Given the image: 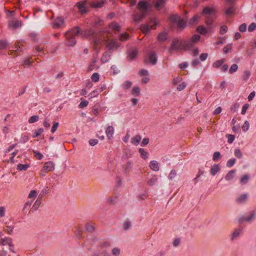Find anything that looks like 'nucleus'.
Listing matches in <instances>:
<instances>
[{"instance_id":"f257e3e1","label":"nucleus","mask_w":256,"mask_h":256,"mask_svg":"<svg viewBox=\"0 0 256 256\" xmlns=\"http://www.w3.org/2000/svg\"><path fill=\"white\" fill-rule=\"evenodd\" d=\"M150 7V4L146 0L139 1L136 6L138 11L134 12L132 16L134 20L136 22H140L146 16L147 11Z\"/></svg>"},{"instance_id":"f03ea898","label":"nucleus","mask_w":256,"mask_h":256,"mask_svg":"<svg viewBox=\"0 0 256 256\" xmlns=\"http://www.w3.org/2000/svg\"><path fill=\"white\" fill-rule=\"evenodd\" d=\"M171 25L176 24L178 28L184 29L186 26V22L177 14H172L169 17Z\"/></svg>"},{"instance_id":"7ed1b4c3","label":"nucleus","mask_w":256,"mask_h":256,"mask_svg":"<svg viewBox=\"0 0 256 256\" xmlns=\"http://www.w3.org/2000/svg\"><path fill=\"white\" fill-rule=\"evenodd\" d=\"M184 40L178 38L174 39L168 48V52L172 53V52H177L180 50H184Z\"/></svg>"},{"instance_id":"20e7f679","label":"nucleus","mask_w":256,"mask_h":256,"mask_svg":"<svg viewBox=\"0 0 256 256\" xmlns=\"http://www.w3.org/2000/svg\"><path fill=\"white\" fill-rule=\"evenodd\" d=\"M81 34L82 36H85V37L92 36V41L94 44V45H96V44H98L99 43H100V40H101L100 38H97L94 36L95 32L94 30L90 29V30H86L84 32H82L81 33Z\"/></svg>"},{"instance_id":"39448f33","label":"nucleus","mask_w":256,"mask_h":256,"mask_svg":"<svg viewBox=\"0 0 256 256\" xmlns=\"http://www.w3.org/2000/svg\"><path fill=\"white\" fill-rule=\"evenodd\" d=\"M156 24L157 22H156V20L154 18H150L148 22L143 26L142 30L144 32H148L151 29H155Z\"/></svg>"},{"instance_id":"423d86ee","label":"nucleus","mask_w":256,"mask_h":256,"mask_svg":"<svg viewBox=\"0 0 256 256\" xmlns=\"http://www.w3.org/2000/svg\"><path fill=\"white\" fill-rule=\"evenodd\" d=\"M105 4V0H93L90 2L89 5L92 8H102Z\"/></svg>"},{"instance_id":"0eeeda50","label":"nucleus","mask_w":256,"mask_h":256,"mask_svg":"<svg viewBox=\"0 0 256 256\" xmlns=\"http://www.w3.org/2000/svg\"><path fill=\"white\" fill-rule=\"evenodd\" d=\"M86 0H83L82 2H78L75 5L82 14H85L88 12L86 6Z\"/></svg>"},{"instance_id":"6e6552de","label":"nucleus","mask_w":256,"mask_h":256,"mask_svg":"<svg viewBox=\"0 0 256 256\" xmlns=\"http://www.w3.org/2000/svg\"><path fill=\"white\" fill-rule=\"evenodd\" d=\"M202 14L204 16H215L216 10L213 7L206 6L203 8Z\"/></svg>"},{"instance_id":"1a4fd4ad","label":"nucleus","mask_w":256,"mask_h":256,"mask_svg":"<svg viewBox=\"0 0 256 256\" xmlns=\"http://www.w3.org/2000/svg\"><path fill=\"white\" fill-rule=\"evenodd\" d=\"M145 62H149L152 64H156L157 62L156 54L154 52L150 54L147 58L144 60Z\"/></svg>"},{"instance_id":"9d476101","label":"nucleus","mask_w":256,"mask_h":256,"mask_svg":"<svg viewBox=\"0 0 256 256\" xmlns=\"http://www.w3.org/2000/svg\"><path fill=\"white\" fill-rule=\"evenodd\" d=\"M120 46V44L117 43L115 40H112L106 44V48L111 50L110 53H112L114 48L117 49Z\"/></svg>"},{"instance_id":"9b49d317","label":"nucleus","mask_w":256,"mask_h":256,"mask_svg":"<svg viewBox=\"0 0 256 256\" xmlns=\"http://www.w3.org/2000/svg\"><path fill=\"white\" fill-rule=\"evenodd\" d=\"M138 50L135 48L129 50L127 52L128 60L132 62L138 56Z\"/></svg>"},{"instance_id":"f8f14e48","label":"nucleus","mask_w":256,"mask_h":256,"mask_svg":"<svg viewBox=\"0 0 256 256\" xmlns=\"http://www.w3.org/2000/svg\"><path fill=\"white\" fill-rule=\"evenodd\" d=\"M54 168V164L51 162L49 161L46 162L42 168L41 171L44 172H46L49 171H52Z\"/></svg>"},{"instance_id":"ddd939ff","label":"nucleus","mask_w":256,"mask_h":256,"mask_svg":"<svg viewBox=\"0 0 256 256\" xmlns=\"http://www.w3.org/2000/svg\"><path fill=\"white\" fill-rule=\"evenodd\" d=\"M66 39L67 40L66 44L68 46H74L76 44V40L74 36H72L68 34V32H66L64 34Z\"/></svg>"},{"instance_id":"4468645a","label":"nucleus","mask_w":256,"mask_h":256,"mask_svg":"<svg viewBox=\"0 0 256 256\" xmlns=\"http://www.w3.org/2000/svg\"><path fill=\"white\" fill-rule=\"evenodd\" d=\"M8 25L10 28H20L22 22L18 20H12L8 22Z\"/></svg>"},{"instance_id":"2eb2a0df","label":"nucleus","mask_w":256,"mask_h":256,"mask_svg":"<svg viewBox=\"0 0 256 256\" xmlns=\"http://www.w3.org/2000/svg\"><path fill=\"white\" fill-rule=\"evenodd\" d=\"M0 244L2 246L8 245L10 247H14V244L12 243V239L8 237L2 238L0 240Z\"/></svg>"},{"instance_id":"dca6fc26","label":"nucleus","mask_w":256,"mask_h":256,"mask_svg":"<svg viewBox=\"0 0 256 256\" xmlns=\"http://www.w3.org/2000/svg\"><path fill=\"white\" fill-rule=\"evenodd\" d=\"M256 216V213L252 212L250 216H242L239 218V222L242 223L244 221L250 222L252 220L255 218Z\"/></svg>"},{"instance_id":"f3484780","label":"nucleus","mask_w":256,"mask_h":256,"mask_svg":"<svg viewBox=\"0 0 256 256\" xmlns=\"http://www.w3.org/2000/svg\"><path fill=\"white\" fill-rule=\"evenodd\" d=\"M154 3L156 8L159 10L165 6L166 0H154Z\"/></svg>"},{"instance_id":"a211bd4d","label":"nucleus","mask_w":256,"mask_h":256,"mask_svg":"<svg viewBox=\"0 0 256 256\" xmlns=\"http://www.w3.org/2000/svg\"><path fill=\"white\" fill-rule=\"evenodd\" d=\"M42 198V196H39L38 197V198L37 200L34 203V205L32 206L31 208V210L36 211L38 209V207L40 206V204H41Z\"/></svg>"},{"instance_id":"6ab92c4d","label":"nucleus","mask_w":256,"mask_h":256,"mask_svg":"<svg viewBox=\"0 0 256 256\" xmlns=\"http://www.w3.org/2000/svg\"><path fill=\"white\" fill-rule=\"evenodd\" d=\"M67 32L70 35L75 37L80 34V28L78 26H75Z\"/></svg>"},{"instance_id":"aec40b11","label":"nucleus","mask_w":256,"mask_h":256,"mask_svg":"<svg viewBox=\"0 0 256 256\" xmlns=\"http://www.w3.org/2000/svg\"><path fill=\"white\" fill-rule=\"evenodd\" d=\"M149 166L151 170L155 172H158L160 170L158 162L156 160L151 161L150 163Z\"/></svg>"},{"instance_id":"412c9836","label":"nucleus","mask_w":256,"mask_h":256,"mask_svg":"<svg viewBox=\"0 0 256 256\" xmlns=\"http://www.w3.org/2000/svg\"><path fill=\"white\" fill-rule=\"evenodd\" d=\"M64 20L62 17H58L54 21V24L56 26V28H60L64 23Z\"/></svg>"},{"instance_id":"4be33fe9","label":"nucleus","mask_w":256,"mask_h":256,"mask_svg":"<svg viewBox=\"0 0 256 256\" xmlns=\"http://www.w3.org/2000/svg\"><path fill=\"white\" fill-rule=\"evenodd\" d=\"M142 139L140 135L137 134L132 138L131 142L135 146H138Z\"/></svg>"},{"instance_id":"5701e85b","label":"nucleus","mask_w":256,"mask_h":256,"mask_svg":"<svg viewBox=\"0 0 256 256\" xmlns=\"http://www.w3.org/2000/svg\"><path fill=\"white\" fill-rule=\"evenodd\" d=\"M114 129L112 126H108L106 130V134L108 139H110L113 136Z\"/></svg>"},{"instance_id":"b1692460","label":"nucleus","mask_w":256,"mask_h":256,"mask_svg":"<svg viewBox=\"0 0 256 256\" xmlns=\"http://www.w3.org/2000/svg\"><path fill=\"white\" fill-rule=\"evenodd\" d=\"M184 50H187L189 48H192L194 46V42L192 40H184Z\"/></svg>"},{"instance_id":"393cba45","label":"nucleus","mask_w":256,"mask_h":256,"mask_svg":"<svg viewBox=\"0 0 256 256\" xmlns=\"http://www.w3.org/2000/svg\"><path fill=\"white\" fill-rule=\"evenodd\" d=\"M110 28L115 32H119L120 30V26L119 24L116 22H112L110 24Z\"/></svg>"},{"instance_id":"a878e982","label":"nucleus","mask_w":256,"mask_h":256,"mask_svg":"<svg viewBox=\"0 0 256 256\" xmlns=\"http://www.w3.org/2000/svg\"><path fill=\"white\" fill-rule=\"evenodd\" d=\"M110 57V54H108V52H104L102 57H101V61L103 63L107 62Z\"/></svg>"},{"instance_id":"bb28decb","label":"nucleus","mask_w":256,"mask_h":256,"mask_svg":"<svg viewBox=\"0 0 256 256\" xmlns=\"http://www.w3.org/2000/svg\"><path fill=\"white\" fill-rule=\"evenodd\" d=\"M220 167L218 164H214L213 166L210 168V174L212 176H214L216 173L220 171Z\"/></svg>"},{"instance_id":"cd10ccee","label":"nucleus","mask_w":256,"mask_h":256,"mask_svg":"<svg viewBox=\"0 0 256 256\" xmlns=\"http://www.w3.org/2000/svg\"><path fill=\"white\" fill-rule=\"evenodd\" d=\"M248 196L247 194H242L237 198L236 202L238 203L244 202L247 200Z\"/></svg>"},{"instance_id":"c85d7f7f","label":"nucleus","mask_w":256,"mask_h":256,"mask_svg":"<svg viewBox=\"0 0 256 256\" xmlns=\"http://www.w3.org/2000/svg\"><path fill=\"white\" fill-rule=\"evenodd\" d=\"M225 60L222 59L218 60L216 61V62L212 64V67L216 68H218L220 67L222 64L224 62Z\"/></svg>"},{"instance_id":"c756f323","label":"nucleus","mask_w":256,"mask_h":256,"mask_svg":"<svg viewBox=\"0 0 256 256\" xmlns=\"http://www.w3.org/2000/svg\"><path fill=\"white\" fill-rule=\"evenodd\" d=\"M197 32L201 34H205L207 33L208 30L202 26H198L196 28Z\"/></svg>"},{"instance_id":"7c9ffc66","label":"nucleus","mask_w":256,"mask_h":256,"mask_svg":"<svg viewBox=\"0 0 256 256\" xmlns=\"http://www.w3.org/2000/svg\"><path fill=\"white\" fill-rule=\"evenodd\" d=\"M140 154V156L144 160H146L148 156V153L145 151L142 148H140L138 150Z\"/></svg>"},{"instance_id":"2f4dec72","label":"nucleus","mask_w":256,"mask_h":256,"mask_svg":"<svg viewBox=\"0 0 256 256\" xmlns=\"http://www.w3.org/2000/svg\"><path fill=\"white\" fill-rule=\"evenodd\" d=\"M29 167L28 164H19L17 166V170H18L22 171V170H26Z\"/></svg>"},{"instance_id":"473e14b6","label":"nucleus","mask_w":256,"mask_h":256,"mask_svg":"<svg viewBox=\"0 0 256 256\" xmlns=\"http://www.w3.org/2000/svg\"><path fill=\"white\" fill-rule=\"evenodd\" d=\"M167 36L168 34L166 32H163L160 33L158 36V40L164 42L167 38Z\"/></svg>"},{"instance_id":"72a5a7b5","label":"nucleus","mask_w":256,"mask_h":256,"mask_svg":"<svg viewBox=\"0 0 256 256\" xmlns=\"http://www.w3.org/2000/svg\"><path fill=\"white\" fill-rule=\"evenodd\" d=\"M158 178L156 176L154 175L152 177L148 182V184L149 186H153L157 182Z\"/></svg>"},{"instance_id":"f704fd0d","label":"nucleus","mask_w":256,"mask_h":256,"mask_svg":"<svg viewBox=\"0 0 256 256\" xmlns=\"http://www.w3.org/2000/svg\"><path fill=\"white\" fill-rule=\"evenodd\" d=\"M250 72L248 70H245L244 72L242 79L244 81H247L250 76Z\"/></svg>"},{"instance_id":"c9c22d12","label":"nucleus","mask_w":256,"mask_h":256,"mask_svg":"<svg viewBox=\"0 0 256 256\" xmlns=\"http://www.w3.org/2000/svg\"><path fill=\"white\" fill-rule=\"evenodd\" d=\"M236 171L234 170H231L228 172L226 176H225V179L226 180H232L234 178V174Z\"/></svg>"},{"instance_id":"e433bc0d","label":"nucleus","mask_w":256,"mask_h":256,"mask_svg":"<svg viewBox=\"0 0 256 256\" xmlns=\"http://www.w3.org/2000/svg\"><path fill=\"white\" fill-rule=\"evenodd\" d=\"M80 100L81 102L78 105L79 108H82L84 107H86L88 105V100L84 99L83 98H81Z\"/></svg>"},{"instance_id":"4c0bfd02","label":"nucleus","mask_w":256,"mask_h":256,"mask_svg":"<svg viewBox=\"0 0 256 256\" xmlns=\"http://www.w3.org/2000/svg\"><path fill=\"white\" fill-rule=\"evenodd\" d=\"M250 179V176L248 174L244 175L240 180V182L242 184H245L248 182Z\"/></svg>"},{"instance_id":"58836bf2","label":"nucleus","mask_w":256,"mask_h":256,"mask_svg":"<svg viewBox=\"0 0 256 256\" xmlns=\"http://www.w3.org/2000/svg\"><path fill=\"white\" fill-rule=\"evenodd\" d=\"M129 38V35L127 33L121 34L120 36V39L122 42L127 40Z\"/></svg>"},{"instance_id":"ea45409f","label":"nucleus","mask_w":256,"mask_h":256,"mask_svg":"<svg viewBox=\"0 0 256 256\" xmlns=\"http://www.w3.org/2000/svg\"><path fill=\"white\" fill-rule=\"evenodd\" d=\"M43 132H44V129L42 128H40L34 131V132L32 135V137L36 138L38 136H39L40 135V134L42 133Z\"/></svg>"},{"instance_id":"a19ab883","label":"nucleus","mask_w":256,"mask_h":256,"mask_svg":"<svg viewBox=\"0 0 256 256\" xmlns=\"http://www.w3.org/2000/svg\"><path fill=\"white\" fill-rule=\"evenodd\" d=\"M238 69V66L236 64H233L230 66L229 70V73L230 74H233L234 72H236Z\"/></svg>"},{"instance_id":"79ce46f5","label":"nucleus","mask_w":256,"mask_h":256,"mask_svg":"<svg viewBox=\"0 0 256 256\" xmlns=\"http://www.w3.org/2000/svg\"><path fill=\"white\" fill-rule=\"evenodd\" d=\"M112 254L114 256H118L120 254V250L118 248H114L112 250Z\"/></svg>"},{"instance_id":"37998d69","label":"nucleus","mask_w":256,"mask_h":256,"mask_svg":"<svg viewBox=\"0 0 256 256\" xmlns=\"http://www.w3.org/2000/svg\"><path fill=\"white\" fill-rule=\"evenodd\" d=\"M132 85V83L129 80H127L122 85L123 88L125 90L129 89Z\"/></svg>"},{"instance_id":"c03bdc74","label":"nucleus","mask_w":256,"mask_h":256,"mask_svg":"<svg viewBox=\"0 0 256 256\" xmlns=\"http://www.w3.org/2000/svg\"><path fill=\"white\" fill-rule=\"evenodd\" d=\"M240 232L241 230L240 229L236 230L232 235V240H233L236 238L240 235Z\"/></svg>"},{"instance_id":"a18cd8bd","label":"nucleus","mask_w":256,"mask_h":256,"mask_svg":"<svg viewBox=\"0 0 256 256\" xmlns=\"http://www.w3.org/2000/svg\"><path fill=\"white\" fill-rule=\"evenodd\" d=\"M236 162V160L234 158L230 159L226 162V166L228 168L232 167Z\"/></svg>"},{"instance_id":"49530a36","label":"nucleus","mask_w":256,"mask_h":256,"mask_svg":"<svg viewBox=\"0 0 256 256\" xmlns=\"http://www.w3.org/2000/svg\"><path fill=\"white\" fill-rule=\"evenodd\" d=\"M205 22L207 25H212L213 24V18L212 16H205Z\"/></svg>"},{"instance_id":"de8ad7c7","label":"nucleus","mask_w":256,"mask_h":256,"mask_svg":"<svg viewBox=\"0 0 256 256\" xmlns=\"http://www.w3.org/2000/svg\"><path fill=\"white\" fill-rule=\"evenodd\" d=\"M234 156L238 158H241L242 157V154L239 148L235 149L234 152Z\"/></svg>"},{"instance_id":"09e8293b","label":"nucleus","mask_w":256,"mask_h":256,"mask_svg":"<svg viewBox=\"0 0 256 256\" xmlns=\"http://www.w3.org/2000/svg\"><path fill=\"white\" fill-rule=\"evenodd\" d=\"M200 18V16L194 15L190 20L189 24L190 25L194 24V22Z\"/></svg>"},{"instance_id":"8fccbe9b","label":"nucleus","mask_w":256,"mask_h":256,"mask_svg":"<svg viewBox=\"0 0 256 256\" xmlns=\"http://www.w3.org/2000/svg\"><path fill=\"white\" fill-rule=\"evenodd\" d=\"M220 158V154L219 152H216L213 154L212 160L214 162L218 161Z\"/></svg>"},{"instance_id":"3c124183","label":"nucleus","mask_w":256,"mask_h":256,"mask_svg":"<svg viewBox=\"0 0 256 256\" xmlns=\"http://www.w3.org/2000/svg\"><path fill=\"white\" fill-rule=\"evenodd\" d=\"M32 152L34 154V156L36 157L37 159L40 160L43 158V155L40 152L34 150H33Z\"/></svg>"},{"instance_id":"603ef678","label":"nucleus","mask_w":256,"mask_h":256,"mask_svg":"<svg viewBox=\"0 0 256 256\" xmlns=\"http://www.w3.org/2000/svg\"><path fill=\"white\" fill-rule=\"evenodd\" d=\"M140 92V89L138 87L134 86L132 88V94L133 95L138 96V95H139Z\"/></svg>"},{"instance_id":"864d4df0","label":"nucleus","mask_w":256,"mask_h":256,"mask_svg":"<svg viewBox=\"0 0 256 256\" xmlns=\"http://www.w3.org/2000/svg\"><path fill=\"white\" fill-rule=\"evenodd\" d=\"M226 136L228 138V142L229 144H232L235 138L234 135L228 134L226 135Z\"/></svg>"},{"instance_id":"5fc2aeb1","label":"nucleus","mask_w":256,"mask_h":256,"mask_svg":"<svg viewBox=\"0 0 256 256\" xmlns=\"http://www.w3.org/2000/svg\"><path fill=\"white\" fill-rule=\"evenodd\" d=\"M39 119V116H32L28 120V122L30 124H32L37 122Z\"/></svg>"},{"instance_id":"6e6d98bb","label":"nucleus","mask_w":256,"mask_h":256,"mask_svg":"<svg viewBox=\"0 0 256 256\" xmlns=\"http://www.w3.org/2000/svg\"><path fill=\"white\" fill-rule=\"evenodd\" d=\"M249 127V122H248V121L246 120L242 126V130L244 132H246L248 130Z\"/></svg>"},{"instance_id":"4d7b16f0","label":"nucleus","mask_w":256,"mask_h":256,"mask_svg":"<svg viewBox=\"0 0 256 256\" xmlns=\"http://www.w3.org/2000/svg\"><path fill=\"white\" fill-rule=\"evenodd\" d=\"M100 76L98 73L95 72L92 76V80L94 82H96L99 80Z\"/></svg>"},{"instance_id":"13d9d810","label":"nucleus","mask_w":256,"mask_h":256,"mask_svg":"<svg viewBox=\"0 0 256 256\" xmlns=\"http://www.w3.org/2000/svg\"><path fill=\"white\" fill-rule=\"evenodd\" d=\"M186 84L184 82H182L178 85L177 90L179 91H182L186 88Z\"/></svg>"},{"instance_id":"bf43d9fd","label":"nucleus","mask_w":256,"mask_h":256,"mask_svg":"<svg viewBox=\"0 0 256 256\" xmlns=\"http://www.w3.org/2000/svg\"><path fill=\"white\" fill-rule=\"evenodd\" d=\"M6 229H5L4 230V232H6V233H8L9 234H12L13 232V230H14V226H6Z\"/></svg>"},{"instance_id":"052dcab7","label":"nucleus","mask_w":256,"mask_h":256,"mask_svg":"<svg viewBox=\"0 0 256 256\" xmlns=\"http://www.w3.org/2000/svg\"><path fill=\"white\" fill-rule=\"evenodd\" d=\"M86 230L90 232H92L94 230V226L92 224H88L86 225Z\"/></svg>"},{"instance_id":"680f3d73","label":"nucleus","mask_w":256,"mask_h":256,"mask_svg":"<svg viewBox=\"0 0 256 256\" xmlns=\"http://www.w3.org/2000/svg\"><path fill=\"white\" fill-rule=\"evenodd\" d=\"M37 196V192L36 190H32L28 194V198H36Z\"/></svg>"},{"instance_id":"e2e57ef3","label":"nucleus","mask_w":256,"mask_h":256,"mask_svg":"<svg viewBox=\"0 0 256 256\" xmlns=\"http://www.w3.org/2000/svg\"><path fill=\"white\" fill-rule=\"evenodd\" d=\"M8 42L5 40H0V49H4L6 48Z\"/></svg>"},{"instance_id":"0e129e2a","label":"nucleus","mask_w":256,"mask_h":256,"mask_svg":"<svg viewBox=\"0 0 256 256\" xmlns=\"http://www.w3.org/2000/svg\"><path fill=\"white\" fill-rule=\"evenodd\" d=\"M256 29V24L252 22L250 24L248 27V31L252 32Z\"/></svg>"},{"instance_id":"69168bd1","label":"nucleus","mask_w":256,"mask_h":256,"mask_svg":"<svg viewBox=\"0 0 256 256\" xmlns=\"http://www.w3.org/2000/svg\"><path fill=\"white\" fill-rule=\"evenodd\" d=\"M133 162L132 161H128L126 165L125 172H128L132 168V166Z\"/></svg>"},{"instance_id":"338daca9","label":"nucleus","mask_w":256,"mask_h":256,"mask_svg":"<svg viewBox=\"0 0 256 256\" xmlns=\"http://www.w3.org/2000/svg\"><path fill=\"white\" fill-rule=\"evenodd\" d=\"M246 24L245 23H244L240 24L239 26L238 30L240 32H243L246 31Z\"/></svg>"},{"instance_id":"774afa93","label":"nucleus","mask_w":256,"mask_h":256,"mask_svg":"<svg viewBox=\"0 0 256 256\" xmlns=\"http://www.w3.org/2000/svg\"><path fill=\"white\" fill-rule=\"evenodd\" d=\"M227 30H228V27L225 25H223L220 27V33L221 34H224L225 33H226V32H227Z\"/></svg>"}]
</instances>
